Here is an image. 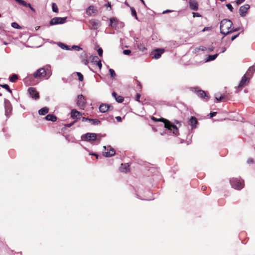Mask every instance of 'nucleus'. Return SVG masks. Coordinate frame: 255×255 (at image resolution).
Segmentation results:
<instances>
[{
  "mask_svg": "<svg viewBox=\"0 0 255 255\" xmlns=\"http://www.w3.org/2000/svg\"><path fill=\"white\" fill-rule=\"evenodd\" d=\"M46 71L44 68L37 69L33 74L28 75L25 79L26 82H29L30 84H35V79H42L46 76Z\"/></svg>",
  "mask_w": 255,
  "mask_h": 255,
  "instance_id": "f257e3e1",
  "label": "nucleus"
},
{
  "mask_svg": "<svg viewBox=\"0 0 255 255\" xmlns=\"http://www.w3.org/2000/svg\"><path fill=\"white\" fill-rule=\"evenodd\" d=\"M232 22L228 19H224L220 22V31L222 34L226 35L231 33Z\"/></svg>",
  "mask_w": 255,
  "mask_h": 255,
  "instance_id": "f03ea898",
  "label": "nucleus"
},
{
  "mask_svg": "<svg viewBox=\"0 0 255 255\" xmlns=\"http://www.w3.org/2000/svg\"><path fill=\"white\" fill-rule=\"evenodd\" d=\"M159 121H163L164 123V127L168 130L172 131L174 135H177L178 129L176 126L171 123L169 121L163 119H160Z\"/></svg>",
  "mask_w": 255,
  "mask_h": 255,
  "instance_id": "7ed1b4c3",
  "label": "nucleus"
},
{
  "mask_svg": "<svg viewBox=\"0 0 255 255\" xmlns=\"http://www.w3.org/2000/svg\"><path fill=\"white\" fill-rule=\"evenodd\" d=\"M230 183L232 187L236 189L240 190L244 187V182L240 179L233 178L230 180Z\"/></svg>",
  "mask_w": 255,
  "mask_h": 255,
  "instance_id": "20e7f679",
  "label": "nucleus"
},
{
  "mask_svg": "<svg viewBox=\"0 0 255 255\" xmlns=\"http://www.w3.org/2000/svg\"><path fill=\"white\" fill-rule=\"evenodd\" d=\"M98 134L95 133H87L81 136L82 140L93 141L98 139Z\"/></svg>",
  "mask_w": 255,
  "mask_h": 255,
  "instance_id": "39448f33",
  "label": "nucleus"
},
{
  "mask_svg": "<svg viewBox=\"0 0 255 255\" xmlns=\"http://www.w3.org/2000/svg\"><path fill=\"white\" fill-rule=\"evenodd\" d=\"M66 21V17H55L52 18L50 21V25H53L56 24H63Z\"/></svg>",
  "mask_w": 255,
  "mask_h": 255,
  "instance_id": "423d86ee",
  "label": "nucleus"
},
{
  "mask_svg": "<svg viewBox=\"0 0 255 255\" xmlns=\"http://www.w3.org/2000/svg\"><path fill=\"white\" fill-rule=\"evenodd\" d=\"M86 100L83 95H79L77 96V105L80 109H84L86 106Z\"/></svg>",
  "mask_w": 255,
  "mask_h": 255,
  "instance_id": "0eeeda50",
  "label": "nucleus"
},
{
  "mask_svg": "<svg viewBox=\"0 0 255 255\" xmlns=\"http://www.w3.org/2000/svg\"><path fill=\"white\" fill-rule=\"evenodd\" d=\"M164 52V49L157 48L151 52V55L152 58L157 59L160 57L161 54H163Z\"/></svg>",
  "mask_w": 255,
  "mask_h": 255,
  "instance_id": "6e6552de",
  "label": "nucleus"
},
{
  "mask_svg": "<svg viewBox=\"0 0 255 255\" xmlns=\"http://www.w3.org/2000/svg\"><path fill=\"white\" fill-rule=\"evenodd\" d=\"M98 12L97 9L94 5H90L86 9V13L89 16L95 15Z\"/></svg>",
  "mask_w": 255,
  "mask_h": 255,
  "instance_id": "1a4fd4ad",
  "label": "nucleus"
},
{
  "mask_svg": "<svg viewBox=\"0 0 255 255\" xmlns=\"http://www.w3.org/2000/svg\"><path fill=\"white\" fill-rule=\"evenodd\" d=\"M250 8V5L246 4L240 7L239 9V13L242 17H245L246 15L248 9Z\"/></svg>",
  "mask_w": 255,
  "mask_h": 255,
  "instance_id": "9d476101",
  "label": "nucleus"
},
{
  "mask_svg": "<svg viewBox=\"0 0 255 255\" xmlns=\"http://www.w3.org/2000/svg\"><path fill=\"white\" fill-rule=\"evenodd\" d=\"M89 23L91 25V28L94 30L97 29L101 25L100 21L96 19L90 20Z\"/></svg>",
  "mask_w": 255,
  "mask_h": 255,
  "instance_id": "9b49d317",
  "label": "nucleus"
},
{
  "mask_svg": "<svg viewBox=\"0 0 255 255\" xmlns=\"http://www.w3.org/2000/svg\"><path fill=\"white\" fill-rule=\"evenodd\" d=\"M195 92L199 97L204 99V100L208 101L209 99V96L206 94L204 91L199 90L196 91Z\"/></svg>",
  "mask_w": 255,
  "mask_h": 255,
  "instance_id": "f8f14e48",
  "label": "nucleus"
},
{
  "mask_svg": "<svg viewBox=\"0 0 255 255\" xmlns=\"http://www.w3.org/2000/svg\"><path fill=\"white\" fill-rule=\"evenodd\" d=\"M28 91L32 98L34 99L35 100H37L39 98V94L36 91L35 88H29L28 90Z\"/></svg>",
  "mask_w": 255,
  "mask_h": 255,
  "instance_id": "ddd939ff",
  "label": "nucleus"
},
{
  "mask_svg": "<svg viewBox=\"0 0 255 255\" xmlns=\"http://www.w3.org/2000/svg\"><path fill=\"white\" fill-rule=\"evenodd\" d=\"M250 79L246 76L244 75L238 86L239 88H242L247 85L250 82Z\"/></svg>",
  "mask_w": 255,
  "mask_h": 255,
  "instance_id": "4468645a",
  "label": "nucleus"
},
{
  "mask_svg": "<svg viewBox=\"0 0 255 255\" xmlns=\"http://www.w3.org/2000/svg\"><path fill=\"white\" fill-rule=\"evenodd\" d=\"M112 110L113 107L109 104H102L99 107V110L102 113H105L107 112L108 110Z\"/></svg>",
  "mask_w": 255,
  "mask_h": 255,
  "instance_id": "2eb2a0df",
  "label": "nucleus"
},
{
  "mask_svg": "<svg viewBox=\"0 0 255 255\" xmlns=\"http://www.w3.org/2000/svg\"><path fill=\"white\" fill-rule=\"evenodd\" d=\"M4 107L5 115L8 116L10 115L12 108L10 102L7 100L4 101Z\"/></svg>",
  "mask_w": 255,
  "mask_h": 255,
  "instance_id": "dca6fc26",
  "label": "nucleus"
},
{
  "mask_svg": "<svg viewBox=\"0 0 255 255\" xmlns=\"http://www.w3.org/2000/svg\"><path fill=\"white\" fill-rule=\"evenodd\" d=\"M189 4L191 9L195 11L198 9V3L196 0H189Z\"/></svg>",
  "mask_w": 255,
  "mask_h": 255,
  "instance_id": "f3484780",
  "label": "nucleus"
},
{
  "mask_svg": "<svg viewBox=\"0 0 255 255\" xmlns=\"http://www.w3.org/2000/svg\"><path fill=\"white\" fill-rule=\"evenodd\" d=\"M80 59L81 62L84 65H87L89 63L88 55L85 52L81 53L80 55Z\"/></svg>",
  "mask_w": 255,
  "mask_h": 255,
  "instance_id": "a211bd4d",
  "label": "nucleus"
},
{
  "mask_svg": "<svg viewBox=\"0 0 255 255\" xmlns=\"http://www.w3.org/2000/svg\"><path fill=\"white\" fill-rule=\"evenodd\" d=\"M255 71V67L254 66H251L248 69L244 75L251 79Z\"/></svg>",
  "mask_w": 255,
  "mask_h": 255,
  "instance_id": "6ab92c4d",
  "label": "nucleus"
},
{
  "mask_svg": "<svg viewBox=\"0 0 255 255\" xmlns=\"http://www.w3.org/2000/svg\"><path fill=\"white\" fill-rule=\"evenodd\" d=\"M82 115L81 113L78 112L77 110L75 109H73L71 111V117L73 119H80Z\"/></svg>",
  "mask_w": 255,
  "mask_h": 255,
  "instance_id": "aec40b11",
  "label": "nucleus"
},
{
  "mask_svg": "<svg viewBox=\"0 0 255 255\" xmlns=\"http://www.w3.org/2000/svg\"><path fill=\"white\" fill-rule=\"evenodd\" d=\"M108 148H110L109 151H105L104 153V155L106 157H111L115 155V151L114 149L110 146Z\"/></svg>",
  "mask_w": 255,
  "mask_h": 255,
  "instance_id": "412c9836",
  "label": "nucleus"
},
{
  "mask_svg": "<svg viewBox=\"0 0 255 255\" xmlns=\"http://www.w3.org/2000/svg\"><path fill=\"white\" fill-rule=\"evenodd\" d=\"M129 165L128 163L122 164L120 168L121 171L123 172H127L129 170Z\"/></svg>",
  "mask_w": 255,
  "mask_h": 255,
  "instance_id": "4be33fe9",
  "label": "nucleus"
},
{
  "mask_svg": "<svg viewBox=\"0 0 255 255\" xmlns=\"http://www.w3.org/2000/svg\"><path fill=\"white\" fill-rule=\"evenodd\" d=\"M197 120L195 117H191L189 120V124L192 127V128H195L196 125L197 124Z\"/></svg>",
  "mask_w": 255,
  "mask_h": 255,
  "instance_id": "5701e85b",
  "label": "nucleus"
},
{
  "mask_svg": "<svg viewBox=\"0 0 255 255\" xmlns=\"http://www.w3.org/2000/svg\"><path fill=\"white\" fill-rule=\"evenodd\" d=\"M92 60L96 62L97 66L100 69H101L102 64L101 61L99 59V58L97 56H93Z\"/></svg>",
  "mask_w": 255,
  "mask_h": 255,
  "instance_id": "b1692460",
  "label": "nucleus"
},
{
  "mask_svg": "<svg viewBox=\"0 0 255 255\" xmlns=\"http://www.w3.org/2000/svg\"><path fill=\"white\" fill-rule=\"evenodd\" d=\"M45 119L47 120V121H52V122H55L57 120V118L56 116H55L54 115H51V114H49V115H47L46 117H45Z\"/></svg>",
  "mask_w": 255,
  "mask_h": 255,
  "instance_id": "393cba45",
  "label": "nucleus"
},
{
  "mask_svg": "<svg viewBox=\"0 0 255 255\" xmlns=\"http://www.w3.org/2000/svg\"><path fill=\"white\" fill-rule=\"evenodd\" d=\"M49 112V109L47 107H44L40 109L38 113L40 115H45Z\"/></svg>",
  "mask_w": 255,
  "mask_h": 255,
  "instance_id": "a878e982",
  "label": "nucleus"
},
{
  "mask_svg": "<svg viewBox=\"0 0 255 255\" xmlns=\"http://www.w3.org/2000/svg\"><path fill=\"white\" fill-rule=\"evenodd\" d=\"M58 44L59 46V47H60L63 49H65V50H71V49L70 48H69L68 45H67L63 43L59 42Z\"/></svg>",
  "mask_w": 255,
  "mask_h": 255,
  "instance_id": "bb28decb",
  "label": "nucleus"
},
{
  "mask_svg": "<svg viewBox=\"0 0 255 255\" xmlns=\"http://www.w3.org/2000/svg\"><path fill=\"white\" fill-rule=\"evenodd\" d=\"M137 48L140 51L142 52H144L146 50V48H145V46L141 43H140L137 45Z\"/></svg>",
  "mask_w": 255,
  "mask_h": 255,
  "instance_id": "cd10ccee",
  "label": "nucleus"
},
{
  "mask_svg": "<svg viewBox=\"0 0 255 255\" xmlns=\"http://www.w3.org/2000/svg\"><path fill=\"white\" fill-rule=\"evenodd\" d=\"M90 122H91L93 125H98L100 123V121L98 120L93 119H90Z\"/></svg>",
  "mask_w": 255,
  "mask_h": 255,
  "instance_id": "c85d7f7f",
  "label": "nucleus"
},
{
  "mask_svg": "<svg viewBox=\"0 0 255 255\" xmlns=\"http://www.w3.org/2000/svg\"><path fill=\"white\" fill-rule=\"evenodd\" d=\"M218 56V54H216L212 55H209L208 58L207 59L206 61H210L215 60Z\"/></svg>",
  "mask_w": 255,
  "mask_h": 255,
  "instance_id": "c756f323",
  "label": "nucleus"
},
{
  "mask_svg": "<svg viewBox=\"0 0 255 255\" xmlns=\"http://www.w3.org/2000/svg\"><path fill=\"white\" fill-rule=\"evenodd\" d=\"M215 99L217 102L221 101L223 99H224V97L223 96H219L218 94H216L215 95Z\"/></svg>",
  "mask_w": 255,
  "mask_h": 255,
  "instance_id": "7c9ffc66",
  "label": "nucleus"
},
{
  "mask_svg": "<svg viewBox=\"0 0 255 255\" xmlns=\"http://www.w3.org/2000/svg\"><path fill=\"white\" fill-rule=\"evenodd\" d=\"M52 9L53 12H57L58 11V8L56 3H52Z\"/></svg>",
  "mask_w": 255,
  "mask_h": 255,
  "instance_id": "2f4dec72",
  "label": "nucleus"
},
{
  "mask_svg": "<svg viewBox=\"0 0 255 255\" xmlns=\"http://www.w3.org/2000/svg\"><path fill=\"white\" fill-rule=\"evenodd\" d=\"M18 79V77L16 74H13L12 76H11L9 78V80L11 82H14Z\"/></svg>",
  "mask_w": 255,
  "mask_h": 255,
  "instance_id": "473e14b6",
  "label": "nucleus"
},
{
  "mask_svg": "<svg viewBox=\"0 0 255 255\" xmlns=\"http://www.w3.org/2000/svg\"><path fill=\"white\" fill-rule=\"evenodd\" d=\"M0 86L1 87L5 89L7 91H8L9 93H11V90L9 88V86L7 84H3V85H0Z\"/></svg>",
  "mask_w": 255,
  "mask_h": 255,
  "instance_id": "72a5a7b5",
  "label": "nucleus"
},
{
  "mask_svg": "<svg viewBox=\"0 0 255 255\" xmlns=\"http://www.w3.org/2000/svg\"><path fill=\"white\" fill-rule=\"evenodd\" d=\"M11 26L13 28H16V29H20L21 28V27L18 25V24L15 22L11 23Z\"/></svg>",
  "mask_w": 255,
  "mask_h": 255,
  "instance_id": "f704fd0d",
  "label": "nucleus"
},
{
  "mask_svg": "<svg viewBox=\"0 0 255 255\" xmlns=\"http://www.w3.org/2000/svg\"><path fill=\"white\" fill-rule=\"evenodd\" d=\"M22 5H23L24 6H26V7H29L31 10H32L33 12H35V9L31 6V4L30 3H27L26 1H25V3L24 4H21Z\"/></svg>",
  "mask_w": 255,
  "mask_h": 255,
  "instance_id": "c9c22d12",
  "label": "nucleus"
},
{
  "mask_svg": "<svg viewBox=\"0 0 255 255\" xmlns=\"http://www.w3.org/2000/svg\"><path fill=\"white\" fill-rule=\"evenodd\" d=\"M130 9L132 16H134L136 19H137L136 12L134 8L133 7H131Z\"/></svg>",
  "mask_w": 255,
  "mask_h": 255,
  "instance_id": "e433bc0d",
  "label": "nucleus"
},
{
  "mask_svg": "<svg viewBox=\"0 0 255 255\" xmlns=\"http://www.w3.org/2000/svg\"><path fill=\"white\" fill-rule=\"evenodd\" d=\"M116 100L118 103H122L124 101V98L123 97H122L121 96H117V97H116Z\"/></svg>",
  "mask_w": 255,
  "mask_h": 255,
  "instance_id": "4c0bfd02",
  "label": "nucleus"
},
{
  "mask_svg": "<svg viewBox=\"0 0 255 255\" xmlns=\"http://www.w3.org/2000/svg\"><path fill=\"white\" fill-rule=\"evenodd\" d=\"M109 72L110 73V75L112 78H114L116 76L115 72L113 69H110Z\"/></svg>",
  "mask_w": 255,
  "mask_h": 255,
  "instance_id": "58836bf2",
  "label": "nucleus"
},
{
  "mask_svg": "<svg viewBox=\"0 0 255 255\" xmlns=\"http://www.w3.org/2000/svg\"><path fill=\"white\" fill-rule=\"evenodd\" d=\"M77 75L78 76L79 80L82 81L83 80V76L82 74L80 72H77Z\"/></svg>",
  "mask_w": 255,
  "mask_h": 255,
  "instance_id": "ea45409f",
  "label": "nucleus"
},
{
  "mask_svg": "<svg viewBox=\"0 0 255 255\" xmlns=\"http://www.w3.org/2000/svg\"><path fill=\"white\" fill-rule=\"evenodd\" d=\"M70 49H71V50L73 49L76 51H79V50L82 49V48H80L79 46H76V45L72 46V48H70Z\"/></svg>",
  "mask_w": 255,
  "mask_h": 255,
  "instance_id": "a19ab883",
  "label": "nucleus"
},
{
  "mask_svg": "<svg viewBox=\"0 0 255 255\" xmlns=\"http://www.w3.org/2000/svg\"><path fill=\"white\" fill-rule=\"evenodd\" d=\"M116 19L114 17H113V18H110V23H111V26H113V25L114 24V23H116Z\"/></svg>",
  "mask_w": 255,
  "mask_h": 255,
  "instance_id": "79ce46f5",
  "label": "nucleus"
},
{
  "mask_svg": "<svg viewBox=\"0 0 255 255\" xmlns=\"http://www.w3.org/2000/svg\"><path fill=\"white\" fill-rule=\"evenodd\" d=\"M17 3L19 4H24L25 3V1L23 0H15Z\"/></svg>",
  "mask_w": 255,
  "mask_h": 255,
  "instance_id": "37998d69",
  "label": "nucleus"
},
{
  "mask_svg": "<svg viewBox=\"0 0 255 255\" xmlns=\"http://www.w3.org/2000/svg\"><path fill=\"white\" fill-rule=\"evenodd\" d=\"M192 14H193V17H201V15L198 12H192Z\"/></svg>",
  "mask_w": 255,
  "mask_h": 255,
  "instance_id": "c03bdc74",
  "label": "nucleus"
},
{
  "mask_svg": "<svg viewBox=\"0 0 255 255\" xmlns=\"http://www.w3.org/2000/svg\"><path fill=\"white\" fill-rule=\"evenodd\" d=\"M131 53V51L130 50H124L123 51V53L125 55H129Z\"/></svg>",
  "mask_w": 255,
  "mask_h": 255,
  "instance_id": "a18cd8bd",
  "label": "nucleus"
},
{
  "mask_svg": "<svg viewBox=\"0 0 255 255\" xmlns=\"http://www.w3.org/2000/svg\"><path fill=\"white\" fill-rule=\"evenodd\" d=\"M98 53L100 56H102L103 55V50L101 48H100L98 50Z\"/></svg>",
  "mask_w": 255,
  "mask_h": 255,
  "instance_id": "49530a36",
  "label": "nucleus"
},
{
  "mask_svg": "<svg viewBox=\"0 0 255 255\" xmlns=\"http://www.w3.org/2000/svg\"><path fill=\"white\" fill-rule=\"evenodd\" d=\"M226 6L231 11H233V7L231 4L228 3Z\"/></svg>",
  "mask_w": 255,
  "mask_h": 255,
  "instance_id": "de8ad7c7",
  "label": "nucleus"
},
{
  "mask_svg": "<svg viewBox=\"0 0 255 255\" xmlns=\"http://www.w3.org/2000/svg\"><path fill=\"white\" fill-rule=\"evenodd\" d=\"M240 30V28L238 27V28H232L231 29L230 31H231V33L232 32H235V31H238Z\"/></svg>",
  "mask_w": 255,
  "mask_h": 255,
  "instance_id": "09e8293b",
  "label": "nucleus"
},
{
  "mask_svg": "<svg viewBox=\"0 0 255 255\" xmlns=\"http://www.w3.org/2000/svg\"><path fill=\"white\" fill-rule=\"evenodd\" d=\"M211 29V28L210 27H205L203 28V29L202 30V31L205 32L206 31H209V30H210Z\"/></svg>",
  "mask_w": 255,
  "mask_h": 255,
  "instance_id": "8fccbe9b",
  "label": "nucleus"
},
{
  "mask_svg": "<svg viewBox=\"0 0 255 255\" xmlns=\"http://www.w3.org/2000/svg\"><path fill=\"white\" fill-rule=\"evenodd\" d=\"M90 119L88 118L83 117L82 119V121L83 122H86V121L90 122Z\"/></svg>",
  "mask_w": 255,
  "mask_h": 255,
  "instance_id": "3c124183",
  "label": "nucleus"
},
{
  "mask_svg": "<svg viewBox=\"0 0 255 255\" xmlns=\"http://www.w3.org/2000/svg\"><path fill=\"white\" fill-rule=\"evenodd\" d=\"M199 50H202V51H204L206 49V47L205 46H200L199 48H197Z\"/></svg>",
  "mask_w": 255,
  "mask_h": 255,
  "instance_id": "603ef678",
  "label": "nucleus"
},
{
  "mask_svg": "<svg viewBox=\"0 0 255 255\" xmlns=\"http://www.w3.org/2000/svg\"><path fill=\"white\" fill-rule=\"evenodd\" d=\"M245 0H237L236 3L237 5L240 4L242 2H243Z\"/></svg>",
  "mask_w": 255,
  "mask_h": 255,
  "instance_id": "864d4df0",
  "label": "nucleus"
},
{
  "mask_svg": "<svg viewBox=\"0 0 255 255\" xmlns=\"http://www.w3.org/2000/svg\"><path fill=\"white\" fill-rule=\"evenodd\" d=\"M76 122V121H74L70 124H67V125H65V126L66 127H68V128H69L71 126H72Z\"/></svg>",
  "mask_w": 255,
  "mask_h": 255,
  "instance_id": "5fc2aeb1",
  "label": "nucleus"
},
{
  "mask_svg": "<svg viewBox=\"0 0 255 255\" xmlns=\"http://www.w3.org/2000/svg\"><path fill=\"white\" fill-rule=\"evenodd\" d=\"M239 35V33L237 34L236 35H234L231 37V40L233 41L234 39H235L237 37H238Z\"/></svg>",
  "mask_w": 255,
  "mask_h": 255,
  "instance_id": "6e6d98bb",
  "label": "nucleus"
},
{
  "mask_svg": "<svg viewBox=\"0 0 255 255\" xmlns=\"http://www.w3.org/2000/svg\"><path fill=\"white\" fill-rule=\"evenodd\" d=\"M116 119L117 120V121L119 122H121L122 121V118L121 117H120V116L116 117Z\"/></svg>",
  "mask_w": 255,
  "mask_h": 255,
  "instance_id": "4d7b16f0",
  "label": "nucleus"
},
{
  "mask_svg": "<svg viewBox=\"0 0 255 255\" xmlns=\"http://www.w3.org/2000/svg\"><path fill=\"white\" fill-rule=\"evenodd\" d=\"M216 114H217V112H213V113H211L210 114V118H212V117H213L215 116L216 115Z\"/></svg>",
  "mask_w": 255,
  "mask_h": 255,
  "instance_id": "13d9d810",
  "label": "nucleus"
},
{
  "mask_svg": "<svg viewBox=\"0 0 255 255\" xmlns=\"http://www.w3.org/2000/svg\"><path fill=\"white\" fill-rule=\"evenodd\" d=\"M140 97V94H137L136 96V97H135L136 101H139Z\"/></svg>",
  "mask_w": 255,
  "mask_h": 255,
  "instance_id": "bf43d9fd",
  "label": "nucleus"
},
{
  "mask_svg": "<svg viewBox=\"0 0 255 255\" xmlns=\"http://www.w3.org/2000/svg\"><path fill=\"white\" fill-rule=\"evenodd\" d=\"M254 162V160L252 158H249L248 160H247V162L248 163H253Z\"/></svg>",
  "mask_w": 255,
  "mask_h": 255,
  "instance_id": "052dcab7",
  "label": "nucleus"
},
{
  "mask_svg": "<svg viewBox=\"0 0 255 255\" xmlns=\"http://www.w3.org/2000/svg\"><path fill=\"white\" fill-rule=\"evenodd\" d=\"M112 96L116 98V97H117V94L116 92H114L112 93Z\"/></svg>",
  "mask_w": 255,
  "mask_h": 255,
  "instance_id": "680f3d73",
  "label": "nucleus"
},
{
  "mask_svg": "<svg viewBox=\"0 0 255 255\" xmlns=\"http://www.w3.org/2000/svg\"><path fill=\"white\" fill-rule=\"evenodd\" d=\"M105 6L107 7H111V3L109 2H108V3L107 4L105 5Z\"/></svg>",
  "mask_w": 255,
  "mask_h": 255,
  "instance_id": "e2e57ef3",
  "label": "nucleus"
},
{
  "mask_svg": "<svg viewBox=\"0 0 255 255\" xmlns=\"http://www.w3.org/2000/svg\"><path fill=\"white\" fill-rule=\"evenodd\" d=\"M171 10H165L163 12V13H167V12H171Z\"/></svg>",
  "mask_w": 255,
  "mask_h": 255,
  "instance_id": "0e129e2a",
  "label": "nucleus"
},
{
  "mask_svg": "<svg viewBox=\"0 0 255 255\" xmlns=\"http://www.w3.org/2000/svg\"><path fill=\"white\" fill-rule=\"evenodd\" d=\"M226 50V48L225 47H223L222 48V52L223 53Z\"/></svg>",
  "mask_w": 255,
  "mask_h": 255,
  "instance_id": "69168bd1",
  "label": "nucleus"
},
{
  "mask_svg": "<svg viewBox=\"0 0 255 255\" xmlns=\"http://www.w3.org/2000/svg\"><path fill=\"white\" fill-rule=\"evenodd\" d=\"M92 155L96 156L97 158L98 157V155L96 153L92 154Z\"/></svg>",
  "mask_w": 255,
  "mask_h": 255,
  "instance_id": "338daca9",
  "label": "nucleus"
},
{
  "mask_svg": "<svg viewBox=\"0 0 255 255\" xmlns=\"http://www.w3.org/2000/svg\"><path fill=\"white\" fill-rule=\"evenodd\" d=\"M206 188V187H205V186H202V189L203 190H205Z\"/></svg>",
  "mask_w": 255,
  "mask_h": 255,
  "instance_id": "774afa93",
  "label": "nucleus"
}]
</instances>
